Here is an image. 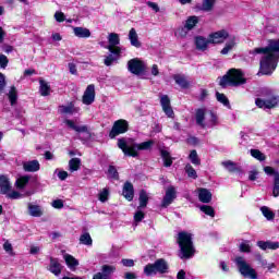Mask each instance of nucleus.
I'll use <instances>...</instances> for the list:
<instances>
[{
	"instance_id": "nucleus-22",
	"label": "nucleus",
	"mask_w": 279,
	"mask_h": 279,
	"mask_svg": "<svg viewBox=\"0 0 279 279\" xmlns=\"http://www.w3.org/2000/svg\"><path fill=\"white\" fill-rule=\"evenodd\" d=\"M196 49L199 51H206L208 49V45H210V38L206 39L205 37L198 36L195 38Z\"/></svg>"
},
{
	"instance_id": "nucleus-39",
	"label": "nucleus",
	"mask_w": 279,
	"mask_h": 279,
	"mask_svg": "<svg viewBox=\"0 0 279 279\" xmlns=\"http://www.w3.org/2000/svg\"><path fill=\"white\" fill-rule=\"evenodd\" d=\"M189 32H191V31L189 28H186L185 26H180L174 32V36H177V38H186V36L189 35Z\"/></svg>"
},
{
	"instance_id": "nucleus-48",
	"label": "nucleus",
	"mask_w": 279,
	"mask_h": 279,
	"mask_svg": "<svg viewBox=\"0 0 279 279\" xmlns=\"http://www.w3.org/2000/svg\"><path fill=\"white\" fill-rule=\"evenodd\" d=\"M202 213H205V215H208L209 217H215V209L211 206L203 205L201 206Z\"/></svg>"
},
{
	"instance_id": "nucleus-7",
	"label": "nucleus",
	"mask_w": 279,
	"mask_h": 279,
	"mask_svg": "<svg viewBox=\"0 0 279 279\" xmlns=\"http://www.w3.org/2000/svg\"><path fill=\"white\" fill-rule=\"evenodd\" d=\"M265 98H257L255 100V104L257 108H264L271 110V108H276L279 104V98L278 96L274 95V93L266 90L263 93Z\"/></svg>"
},
{
	"instance_id": "nucleus-14",
	"label": "nucleus",
	"mask_w": 279,
	"mask_h": 279,
	"mask_svg": "<svg viewBox=\"0 0 279 279\" xmlns=\"http://www.w3.org/2000/svg\"><path fill=\"white\" fill-rule=\"evenodd\" d=\"M95 101V85H88L83 95V104L90 106Z\"/></svg>"
},
{
	"instance_id": "nucleus-60",
	"label": "nucleus",
	"mask_w": 279,
	"mask_h": 279,
	"mask_svg": "<svg viewBox=\"0 0 279 279\" xmlns=\"http://www.w3.org/2000/svg\"><path fill=\"white\" fill-rule=\"evenodd\" d=\"M148 8H151L154 12H160V7H158V3L148 1L147 2Z\"/></svg>"
},
{
	"instance_id": "nucleus-54",
	"label": "nucleus",
	"mask_w": 279,
	"mask_h": 279,
	"mask_svg": "<svg viewBox=\"0 0 279 279\" xmlns=\"http://www.w3.org/2000/svg\"><path fill=\"white\" fill-rule=\"evenodd\" d=\"M7 196H8L10 199H21V197H22L21 193L16 192V191L9 192V193L7 194Z\"/></svg>"
},
{
	"instance_id": "nucleus-11",
	"label": "nucleus",
	"mask_w": 279,
	"mask_h": 279,
	"mask_svg": "<svg viewBox=\"0 0 279 279\" xmlns=\"http://www.w3.org/2000/svg\"><path fill=\"white\" fill-rule=\"evenodd\" d=\"M108 43L109 45L107 46V49L108 51H110V53H116V54L121 53V47H119V45L121 44V38H119V34L117 33L109 34Z\"/></svg>"
},
{
	"instance_id": "nucleus-61",
	"label": "nucleus",
	"mask_w": 279,
	"mask_h": 279,
	"mask_svg": "<svg viewBox=\"0 0 279 279\" xmlns=\"http://www.w3.org/2000/svg\"><path fill=\"white\" fill-rule=\"evenodd\" d=\"M54 19H56V21H58V23L64 22V13H62V12H57V13L54 14Z\"/></svg>"
},
{
	"instance_id": "nucleus-42",
	"label": "nucleus",
	"mask_w": 279,
	"mask_h": 279,
	"mask_svg": "<svg viewBox=\"0 0 279 279\" xmlns=\"http://www.w3.org/2000/svg\"><path fill=\"white\" fill-rule=\"evenodd\" d=\"M189 158L192 165H195V166L202 165V161L199 160V156L197 155V150H191Z\"/></svg>"
},
{
	"instance_id": "nucleus-30",
	"label": "nucleus",
	"mask_w": 279,
	"mask_h": 279,
	"mask_svg": "<svg viewBox=\"0 0 279 279\" xmlns=\"http://www.w3.org/2000/svg\"><path fill=\"white\" fill-rule=\"evenodd\" d=\"M119 58H121V53H111L109 56H106L105 57V60H104V64L106 66H112V64H114V62H117V60H119Z\"/></svg>"
},
{
	"instance_id": "nucleus-51",
	"label": "nucleus",
	"mask_w": 279,
	"mask_h": 279,
	"mask_svg": "<svg viewBox=\"0 0 279 279\" xmlns=\"http://www.w3.org/2000/svg\"><path fill=\"white\" fill-rule=\"evenodd\" d=\"M108 173L110 178H113L114 180H119V172L117 171V168H114V166L109 167Z\"/></svg>"
},
{
	"instance_id": "nucleus-36",
	"label": "nucleus",
	"mask_w": 279,
	"mask_h": 279,
	"mask_svg": "<svg viewBox=\"0 0 279 279\" xmlns=\"http://www.w3.org/2000/svg\"><path fill=\"white\" fill-rule=\"evenodd\" d=\"M222 167L228 169L230 173H234L235 171H240L241 169L236 163L232 162L231 160L222 161Z\"/></svg>"
},
{
	"instance_id": "nucleus-38",
	"label": "nucleus",
	"mask_w": 279,
	"mask_h": 279,
	"mask_svg": "<svg viewBox=\"0 0 279 279\" xmlns=\"http://www.w3.org/2000/svg\"><path fill=\"white\" fill-rule=\"evenodd\" d=\"M15 184H16L17 189H25V186H27V184H29V177L28 175L20 177L16 180Z\"/></svg>"
},
{
	"instance_id": "nucleus-52",
	"label": "nucleus",
	"mask_w": 279,
	"mask_h": 279,
	"mask_svg": "<svg viewBox=\"0 0 279 279\" xmlns=\"http://www.w3.org/2000/svg\"><path fill=\"white\" fill-rule=\"evenodd\" d=\"M143 219H145V213H143L142 210L136 211L134 215L135 223H141V221H143Z\"/></svg>"
},
{
	"instance_id": "nucleus-13",
	"label": "nucleus",
	"mask_w": 279,
	"mask_h": 279,
	"mask_svg": "<svg viewBox=\"0 0 279 279\" xmlns=\"http://www.w3.org/2000/svg\"><path fill=\"white\" fill-rule=\"evenodd\" d=\"M175 197H177L175 187H173V185H170L166 190V195H165L162 204H161L162 208H167V206H171V204H173V199H175Z\"/></svg>"
},
{
	"instance_id": "nucleus-58",
	"label": "nucleus",
	"mask_w": 279,
	"mask_h": 279,
	"mask_svg": "<svg viewBox=\"0 0 279 279\" xmlns=\"http://www.w3.org/2000/svg\"><path fill=\"white\" fill-rule=\"evenodd\" d=\"M52 207L53 208H64V202H62V199H56L52 202Z\"/></svg>"
},
{
	"instance_id": "nucleus-46",
	"label": "nucleus",
	"mask_w": 279,
	"mask_h": 279,
	"mask_svg": "<svg viewBox=\"0 0 279 279\" xmlns=\"http://www.w3.org/2000/svg\"><path fill=\"white\" fill-rule=\"evenodd\" d=\"M272 195L274 197H279V174L274 178Z\"/></svg>"
},
{
	"instance_id": "nucleus-15",
	"label": "nucleus",
	"mask_w": 279,
	"mask_h": 279,
	"mask_svg": "<svg viewBox=\"0 0 279 279\" xmlns=\"http://www.w3.org/2000/svg\"><path fill=\"white\" fill-rule=\"evenodd\" d=\"M160 104L165 114L170 119L173 118V109L171 108V99H169V96L162 95L160 97Z\"/></svg>"
},
{
	"instance_id": "nucleus-32",
	"label": "nucleus",
	"mask_w": 279,
	"mask_h": 279,
	"mask_svg": "<svg viewBox=\"0 0 279 279\" xmlns=\"http://www.w3.org/2000/svg\"><path fill=\"white\" fill-rule=\"evenodd\" d=\"M80 167H82V160L80 158H72L69 161V169L72 173L74 171H80Z\"/></svg>"
},
{
	"instance_id": "nucleus-35",
	"label": "nucleus",
	"mask_w": 279,
	"mask_h": 279,
	"mask_svg": "<svg viewBox=\"0 0 279 279\" xmlns=\"http://www.w3.org/2000/svg\"><path fill=\"white\" fill-rule=\"evenodd\" d=\"M64 123L70 128V130H74V132H86V126H78L73 122V120H65Z\"/></svg>"
},
{
	"instance_id": "nucleus-34",
	"label": "nucleus",
	"mask_w": 279,
	"mask_h": 279,
	"mask_svg": "<svg viewBox=\"0 0 279 279\" xmlns=\"http://www.w3.org/2000/svg\"><path fill=\"white\" fill-rule=\"evenodd\" d=\"M114 271H117V268L114 266L104 265L100 274H102V276L107 277V279H110V276H112V274H114Z\"/></svg>"
},
{
	"instance_id": "nucleus-45",
	"label": "nucleus",
	"mask_w": 279,
	"mask_h": 279,
	"mask_svg": "<svg viewBox=\"0 0 279 279\" xmlns=\"http://www.w3.org/2000/svg\"><path fill=\"white\" fill-rule=\"evenodd\" d=\"M251 156H253V158H256V160H259L260 162L266 159L265 154H263L258 149H251Z\"/></svg>"
},
{
	"instance_id": "nucleus-25",
	"label": "nucleus",
	"mask_w": 279,
	"mask_h": 279,
	"mask_svg": "<svg viewBox=\"0 0 279 279\" xmlns=\"http://www.w3.org/2000/svg\"><path fill=\"white\" fill-rule=\"evenodd\" d=\"M59 112L61 114H74V112H80V107H75V105H73V102H71L68 106H60Z\"/></svg>"
},
{
	"instance_id": "nucleus-64",
	"label": "nucleus",
	"mask_w": 279,
	"mask_h": 279,
	"mask_svg": "<svg viewBox=\"0 0 279 279\" xmlns=\"http://www.w3.org/2000/svg\"><path fill=\"white\" fill-rule=\"evenodd\" d=\"M58 178H59V180L64 181V180H66L69 178V172H66V171H59Z\"/></svg>"
},
{
	"instance_id": "nucleus-28",
	"label": "nucleus",
	"mask_w": 279,
	"mask_h": 279,
	"mask_svg": "<svg viewBox=\"0 0 279 279\" xmlns=\"http://www.w3.org/2000/svg\"><path fill=\"white\" fill-rule=\"evenodd\" d=\"M74 36L77 38H90V29L84 27H74Z\"/></svg>"
},
{
	"instance_id": "nucleus-37",
	"label": "nucleus",
	"mask_w": 279,
	"mask_h": 279,
	"mask_svg": "<svg viewBox=\"0 0 279 279\" xmlns=\"http://www.w3.org/2000/svg\"><path fill=\"white\" fill-rule=\"evenodd\" d=\"M197 23H199V19L195 15L190 16L186 21L184 26L186 28H189V31L191 32V29H193L195 27V25H197Z\"/></svg>"
},
{
	"instance_id": "nucleus-4",
	"label": "nucleus",
	"mask_w": 279,
	"mask_h": 279,
	"mask_svg": "<svg viewBox=\"0 0 279 279\" xmlns=\"http://www.w3.org/2000/svg\"><path fill=\"white\" fill-rule=\"evenodd\" d=\"M219 84L222 88H226V86H241V84H245V77L241 70L230 69L228 73L220 78Z\"/></svg>"
},
{
	"instance_id": "nucleus-16",
	"label": "nucleus",
	"mask_w": 279,
	"mask_h": 279,
	"mask_svg": "<svg viewBox=\"0 0 279 279\" xmlns=\"http://www.w3.org/2000/svg\"><path fill=\"white\" fill-rule=\"evenodd\" d=\"M23 169L27 173H36V171H40V162L38 160H29L23 162Z\"/></svg>"
},
{
	"instance_id": "nucleus-49",
	"label": "nucleus",
	"mask_w": 279,
	"mask_h": 279,
	"mask_svg": "<svg viewBox=\"0 0 279 279\" xmlns=\"http://www.w3.org/2000/svg\"><path fill=\"white\" fill-rule=\"evenodd\" d=\"M108 195H110V192H108V189H104L102 191H100V193L98 194V199L99 202H108Z\"/></svg>"
},
{
	"instance_id": "nucleus-44",
	"label": "nucleus",
	"mask_w": 279,
	"mask_h": 279,
	"mask_svg": "<svg viewBox=\"0 0 279 279\" xmlns=\"http://www.w3.org/2000/svg\"><path fill=\"white\" fill-rule=\"evenodd\" d=\"M214 5H215V0H204L202 10L204 12H210V10H213Z\"/></svg>"
},
{
	"instance_id": "nucleus-6",
	"label": "nucleus",
	"mask_w": 279,
	"mask_h": 279,
	"mask_svg": "<svg viewBox=\"0 0 279 279\" xmlns=\"http://www.w3.org/2000/svg\"><path fill=\"white\" fill-rule=\"evenodd\" d=\"M169 264L163 258L157 259L154 264H148L144 267L146 276H156V274H168Z\"/></svg>"
},
{
	"instance_id": "nucleus-17",
	"label": "nucleus",
	"mask_w": 279,
	"mask_h": 279,
	"mask_svg": "<svg viewBox=\"0 0 279 279\" xmlns=\"http://www.w3.org/2000/svg\"><path fill=\"white\" fill-rule=\"evenodd\" d=\"M12 191V183H10V179L5 175H0V192L3 195H8Z\"/></svg>"
},
{
	"instance_id": "nucleus-1",
	"label": "nucleus",
	"mask_w": 279,
	"mask_h": 279,
	"mask_svg": "<svg viewBox=\"0 0 279 279\" xmlns=\"http://www.w3.org/2000/svg\"><path fill=\"white\" fill-rule=\"evenodd\" d=\"M253 53H263L260 73L271 75L276 71V62L279 60V39L270 40L266 48H255Z\"/></svg>"
},
{
	"instance_id": "nucleus-9",
	"label": "nucleus",
	"mask_w": 279,
	"mask_h": 279,
	"mask_svg": "<svg viewBox=\"0 0 279 279\" xmlns=\"http://www.w3.org/2000/svg\"><path fill=\"white\" fill-rule=\"evenodd\" d=\"M128 69L130 73H133V75H143V72L145 71L146 66L141 59L135 58V59L129 60Z\"/></svg>"
},
{
	"instance_id": "nucleus-53",
	"label": "nucleus",
	"mask_w": 279,
	"mask_h": 279,
	"mask_svg": "<svg viewBox=\"0 0 279 279\" xmlns=\"http://www.w3.org/2000/svg\"><path fill=\"white\" fill-rule=\"evenodd\" d=\"M264 172L266 175H274V178H276V174H279V172H277L276 169L269 166L264 167Z\"/></svg>"
},
{
	"instance_id": "nucleus-47",
	"label": "nucleus",
	"mask_w": 279,
	"mask_h": 279,
	"mask_svg": "<svg viewBox=\"0 0 279 279\" xmlns=\"http://www.w3.org/2000/svg\"><path fill=\"white\" fill-rule=\"evenodd\" d=\"M80 241L83 245H93V238H90L89 233L82 234Z\"/></svg>"
},
{
	"instance_id": "nucleus-2",
	"label": "nucleus",
	"mask_w": 279,
	"mask_h": 279,
	"mask_svg": "<svg viewBox=\"0 0 279 279\" xmlns=\"http://www.w3.org/2000/svg\"><path fill=\"white\" fill-rule=\"evenodd\" d=\"M154 140L136 144L133 138H119L118 147L122 149L124 156H131L132 158L138 157V151H147L150 147H154Z\"/></svg>"
},
{
	"instance_id": "nucleus-50",
	"label": "nucleus",
	"mask_w": 279,
	"mask_h": 279,
	"mask_svg": "<svg viewBox=\"0 0 279 279\" xmlns=\"http://www.w3.org/2000/svg\"><path fill=\"white\" fill-rule=\"evenodd\" d=\"M216 97L220 104H223V106H230V100H228V97H226L223 94L216 93Z\"/></svg>"
},
{
	"instance_id": "nucleus-33",
	"label": "nucleus",
	"mask_w": 279,
	"mask_h": 279,
	"mask_svg": "<svg viewBox=\"0 0 279 279\" xmlns=\"http://www.w3.org/2000/svg\"><path fill=\"white\" fill-rule=\"evenodd\" d=\"M148 202H149V196L147 195V192H145V190H142L140 192V206H138V208H146Z\"/></svg>"
},
{
	"instance_id": "nucleus-43",
	"label": "nucleus",
	"mask_w": 279,
	"mask_h": 279,
	"mask_svg": "<svg viewBox=\"0 0 279 279\" xmlns=\"http://www.w3.org/2000/svg\"><path fill=\"white\" fill-rule=\"evenodd\" d=\"M185 173L192 178V180H197V171H195V169L193 168V166H191V163H187L185 166Z\"/></svg>"
},
{
	"instance_id": "nucleus-3",
	"label": "nucleus",
	"mask_w": 279,
	"mask_h": 279,
	"mask_svg": "<svg viewBox=\"0 0 279 279\" xmlns=\"http://www.w3.org/2000/svg\"><path fill=\"white\" fill-rule=\"evenodd\" d=\"M195 121L199 128H215L217 125L218 118L211 111L206 108H198L195 112Z\"/></svg>"
},
{
	"instance_id": "nucleus-12",
	"label": "nucleus",
	"mask_w": 279,
	"mask_h": 279,
	"mask_svg": "<svg viewBox=\"0 0 279 279\" xmlns=\"http://www.w3.org/2000/svg\"><path fill=\"white\" fill-rule=\"evenodd\" d=\"M230 38L228 31H218L209 35V43L211 45H221V43H226Z\"/></svg>"
},
{
	"instance_id": "nucleus-26",
	"label": "nucleus",
	"mask_w": 279,
	"mask_h": 279,
	"mask_svg": "<svg viewBox=\"0 0 279 279\" xmlns=\"http://www.w3.org/2000/svg\"><path fill=\"white\" fill-rule=\"evenodd\" d=\"M173 80L175 84H178V86H180L181 88H189V86H191V83L189 82V80H186V76L182 74H175L173 76Z\"/></svg>"
},
{
	"instance_id": "nucleus-29",
	"label": "nucleus",
	"mask_w": 279,
	"mask_h": 279,
	"mask_svg": "<svg viewBox=\"0 0 279 279\" xmlns=\"http://www.w3.org/2000/svg\"><path fill=\"white\" fill-rule=\"evenodd\" d=\"M28 213L31 217H43V208L38 205L28 204Z\"/></svg>"
},
{
	"instance_id": "nucleus-8",
	"label": "nucleus",
	"mask_w": 279,
	"mask_h": 279,
	"mask_svg": "<svg viewBox=\"0 0 279 279\" xmlns=\"http://www.w3.org/2000/svg\"><path fill=\"white\" fill-rule=\"evenodd\" d=\"M235 263L238 266V269L244 278H251V279H256L258 278V275L256 274V270L245 262L243 257H236Z\"/></svg>"
},
{
	"instance_id": "nucleus-24",
	"label": "nucleus",
	"mask_w": 279,
	"mask_h": 279,
	"mask_svg": "<svg viewBox=\"0 0 279 279\" xmlns=\"http://www.w3.org/2000/svg\"><path fill=\"white\" fill-rule=\"evenodd\" d=\"M129 40H130L132 47H136V49H140V47H142L141 40H138V33H136L135 28L130 29Z\"/></svg>"
},
{
	"instance_id": "nucleus-20",
	"label": "nucleus",
	"mask_w": 279,
	"mask_h": 279,
	"mask_svg": "<svg viewBox=\"0 0 279 279\" xmlns=\"http://www.w3.org/2000/svg\"><path fill=\"white\" fill-rule=\"evenodd\" d=\"M198 198L199 202H202L203 204H210V201L213 199V194L210 193V191L201 187L198 189Z\"/></svg>"
},
{
	"instance_id": "nucleus-55",
	"label": "nucleus",
	"mask_w": 279,
	"mask_h": 279,
	"mask_svg": "<svg viewBox=\"0 0 279 279\" xmlns=\"http://www.w3.org/2000/svg\"><path fill=\"white\" fill-rule=\"evenodd\" d=\"M3 250H4V252H8V254H11V256H14L12 244L10 242H5L3 244Z\"/></svg>"
},
{
	"instance_id": "nucleus-18",
	"label": "nucleus",
	"mask_w": 279,
	"mask_h": 279,
	"mask_svg": "<svg viewBox=\"0 0 279 279\" xmlns=\"http://www.w3.org/2000/svg\"><path fill=\"white\" fill-rule=\"evenodd\" d=\"M236 47V37L230 36L228 37V41L226 43L223 49L220 51L222 56H228L229 51H232Z\"/></svg>"
},
{
	"instance_id": "nucleus-23",
	"label": "nucleus",
	"mask_w": 279,
	"mask_h": 279,
	"mask_svg": "<svg viewBox=\"0 0 279 279\" xmlns=\"http://www.w3.org/2000/svg\"><path fill=\"white\" fill-rule=\"evenodd\" d=\"M122 195H124L125 199L132 202L134 199V185L130 182L124 183Z\"/></svg>"
},
{
	"instance_id": "nucleus-63",
	"label": "nucleus",
	"mask_w": 279,
	"mask_h": 279,
	"mask_svg": "<svg viewBox=\"0 0 279 279\" xmlns=\"http://www.w3.org/2000/svg\"><path fill=\"white\" fill-rule=\"evenodd\" d=\"M122 265L124 267H134V260L133 259H122Z\"/></svg>"
},
{
	"instance_id": "nucleus-41",
	"label": "nucleus",
	"mask_w": 279,
	"mask_h": 279,
	"mask_svg": "<svg viewBox=\"0 0 279 279\" xmlns=\"http://www.w3.org/2000/svg\"><path fill=\"white\" fill-rule=\"evenodd\" d=\"M161 158L163 159L165 167H171V165H173V160L171 159V155H169V151L161 150Z\"/></svg>"
},
{
	"instance_id": "nucleus-19",
	"label": "nucleus",
	"mask_w": 279,
	"mask_h": 279,
	"mask_svg": "<svg viewBox=\"0 0 279 279\" xmlns=\"http://www.w3.org/2000/svg\"><path fill=\"white\" fill-rule=\"evenodd\" d=\"M48 269L54 276H60L62 274V265L60 264V262H58V259L53 257L50 258V265Z\"/></svg>"
},
{
	"instance_id": "nucleus-62",
	"label": "nucleus",
	"mask_w": 279,
	"mask_h": 279,
	"mask_svg": "<svg viewBox=\"0 0 279 279\" xmlns=\"http://www.w3.org/2000/svg\"><path fill=\"white\" fill-rule=\"evenodd\" d=\"M240 250L241 252H250L251 250L250 244L247 242H242L240 245Z\"/></svg>"
},
{
	"instance_id": "nucleus-5",
	"label": "nucleus",
	"mask_w": 279,
	"mask_h": 279,
	"mask_svg": "<svg viewBox=\"0 0 279 279\" xmlns=\"http://www.w3.org/2000/svg\"><path fill=\"white\" fill-rule=\"evenodd\" d=\"M179 247L181 250V258H191L195 254V248L193 247V240L190 233L180 232L178 236Z\"/></svg>"
},
{
	"instance_id": "nucleus-27",
	"label": "nucleus",
	"mask_w": 279,
	"mask_h": 279,
	"mask_svg": "<svg viewBox=\"0 0 279 279\" xmlns=\"http://www.w3.org/2000/svg\"><path fill=\"white\" fill-rule=\"evenodd\" d=\"M39 93L43 97H49L51 95V86L44 80L39 81Z\"/></svg>"
},
{
	"instance_id": "nucleus-21",
	"label": "nucleus",
	"mask_w": 279,
	"mask_h": 279,
	"mask_svg": "<svg viewBox=\"0 0 279 279\" xmlns=\"http://www.w3.org/2000/svg\"><path fill=\"white\" fill-rule=\"evenodd\" d=\"M63 259L65 260V265L71 269L72 271H75L77 266L80 265V262L71 254H64Z\"/></svg>"
},
{
	"instance_id": "nucleus-40",
	"label": "nucleus",
	"mask_w": 279,
	"mask_h": 279,
	"mask_svg": "<svg viewBox=\"0 0 279 279\" xmlns=\"http://www.w3.org/2000/svg\"><path fill=\"white\" fill-rule=\"evenodd\" d=\"M260 211L264 215V217L268 219V221H271L276 217V214H274V211H271V209H269V207L267 206H263L260 208Z\"/></svg>"
},
{
	"instance_id": "nucleus-59",
	"label": "nucleus",
	"mask_w": 279,
	"mask_h": 279,
	"mask_svg": "<svg viewBox=\"0 0 279 279\" xmlns=\"http://www.w3.org/2000/svg\"><path fill=\"white\" fill-rule=\"evenodd\" d=\"M5 88V75L0 72V93H3Z\"/></svg>"
},
{
	"instance_id": "nucleus-57",
	"label": "nucleus",
	"mask_w": 279,
	"mask_h": 279,
	"mask_svg": "<svg viewBox=\"0 0 279 279\" xmlns=\"http://www.w3.org/2000/svg\"><path fill=\"white\" fill-rule=\"evenodd\" d=\"M268 250H279V242L267 241Z\"/></svg>"
},
{
	"instance_id": "nucleus-31",
	"label": "nucleus",
	"mask_w": 279,
	"mask_h": 279,
	"mask_svg": "<svg viewBox=\"0 0 279 279\" xmlns=\"http://www.w3.org/2000/svg\"><path fill=\"white\" fill-rule=\"evenodd\" d=\"M8 98L10 100L11 106H15L16 101L19 100V92L16 90L15 86H12L10 88Z\"/></svg>"
},
{
	"instance_id": "nucleus-10",
	"label": "nucleus",
	"mask_w": 279,
	"mask_h": 279,
	"mask_svg": "<svg viewBox=\"0 0 279 279\" xmlns=\"http://www.w3.org/2000/svg\"><path fill=\"white\" fill-rule=\"evenodd\" d=\"M128 121L125 120H118L113 123V126L109 133V138H117L119 134H125L128 132Z\"/></svg>"
},
{
	"instance_id": "nucleus-56",
	"label": "nucleus",
	"mask_w": 279,
	"mask_h": 279,
	"mask_svg": "<svg viewBox=\"0 0 279 279\" xmlns=\"http://www.w3.org/2000/svg\"><path fill=\"white\" fill-rule=\"evenodd\" d=\"M8 57L5 54H0V66L1 69H5L8 66Z\"/></svg>"
}]
</instances>
